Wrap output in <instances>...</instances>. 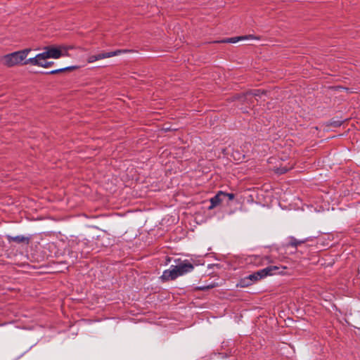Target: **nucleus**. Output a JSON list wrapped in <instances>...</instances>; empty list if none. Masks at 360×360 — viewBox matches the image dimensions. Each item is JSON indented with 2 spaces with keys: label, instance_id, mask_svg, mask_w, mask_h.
Wrapping results in <instances>:
<instances>
[{
  "label": "nucleus",
  "instance_id": "nucleus-1",
  "mask_svg": "<svg viewBox=\"0 0 360 360\" xmlns=\"http://www.w3.org/2000/svg\"><path fill=\"white\" fill-rule=\"evenodd\" d=\"M194 269L193 265L187 260L177 265H172L169 269L164 271L161 278L163 281L174 280L177 277L191 272Z\"/></svg>",
  "mask_w": 360,
  "mask_h": 360
},
{
  "label": "nucleus",
  "instance_id": "nucleus-2",
  "mask_svg": "<svg viewBox=\"0 0 360 360\" xmlns=\"http://www.w3.org/2000/svg\"><path fill=\"white\" fill-rule=\"evenodd\" d=\"M278 269L276 266H269L263 269H261L254 274L249 275L246 278L252 281H257L267 276H272L276 274V271Z\"/></svg>",
  "mask_w": 360,
  "mask_h": 360
},
{
  "label": "nucleus",
  "instance_id": "nucleus-3",
  "mask_svg": "<svg viewBox=\"0 0 360 360\" xmlns=\"http://www.w3.org/2000/svg\"><path fill=\"white\" fill-rule=\"evenodd\" d=\"M44 51L41 53V56L42 57L43 60H46L48 58H54L58 59L61 57V49L60 47L55 46H45L44 48Z\"/></svg>",
  "mask_w": 360,
  "mask_h": 360
},
{
  "label": "nucleus",
  "instance_id": "nucleus-4",
  "mask_svg": "<svg viewBox=\"0 0 360 360\" xmlns=\"http://www.w3.org/2000/svg\"><path fill=\"white\" fill-rule=\"evenodd\" d=\"M22 56L23 53H20L19 51H15L12 53L6 55L4 57L3 60L5 65L8 67H12L23 61V59L22 58Z\"/></svg>",
  "mask_w": 360,
  "mask_h": 360
},
{
  "label": "nucleus",
  "instance_id": "nucleus-5",
  "mask_svg": "<svg viewBox=\"0 0 360 360\" xmlns=\"http://www.w3.org/2000/svg\"><path fill=\"white\" fill-rule=\"evenodd\" d=\"M125 51H126L117 50V51H115L107 52V53H98L97 55L90 56L87 58V62L89 63H94V62H95L96 60H101V59H103V58H110V57H112V56H117L120 53L125 52Z\"/></svg>",
  "mask_w": 360,
  "mask_h": 360
},
{
  "label": "nucleus",
  "instance_id": "nucleus-6",
  "mask_svg": "<svg viewBox=\"0 0 360 360\" xmlns=\"http://www.w3.org/2000/svg\"><path fill=\"white\" fill-rule=\"evenodd\" d=\"M264 94H265L264 91H262L261 89H254L247 92L245 95H243L241 97L240 99L243 102H250L251 103H252L253 101L252 100L253 97H261V96Z\"/></svg>",
  "mask_w": 360,
  "mask_h": 360
},
{
  "label": "nucleus",
  "instance_id": "nucleus-7",
  "mask_svg": "<svg viewBox=\"0 0 360 360\" xmlns=\"http://www.w3.org/2000/svg\"><path fill=\"white\" fill-rule=\"evenodd\" d=\"M225 195V193L222 191H219L216 195L210 199V206L209 207L210 210L213 209L216 206L220 204L221 202V196Z\"/></svg>",
  "mask_w": 360,
  "mask_h": 360
},
{
  "label": "nucleus",
  "instance_id": "nucleus-8",
  "mask_svg": "<svg viewBox=\"0 0 360 360\" xmlns=\"http://www.w3.org/2000/svg\"><path fill=\"white\" fill-rule=\"evenodd\" d=\"M7 239L9 242H15L17 243H28L29 238L23 236H7Z\"/></svg>",
  "mask_w": 360,
  "mask_h": 360
},
{
  "label": "nucleus",
  "instance_id": "nucleus-9",
  "mask_svg": "<svg viewBox=\"0 0 360 360\" xmlns=\"http://www.w3.org/2000/svg\"><path fill=\"white\" fill-rule=\"evenodd\" d=\"M248 39H255V37H254L252 35H245V36H242V37H231V38H227L226 39L222 40L221 42L234 44L240 40Z\"/></svg>",
  "mask_w": 360,
  "mask_h": 360
},
{
  "label": "nucleus",
  "instance_id": "nucleus-10",
  "mask_svg": "<svg viewBox=\"0 0 360 360\" xmlns=\"http://www.w3.org/2000/svg\"><path fill=\"white\" fill-rule=\"evenodd\" d=\"M41 56V53H39L34 58H30L29 59H27L25 60L23 64H25V65L32 64L33 65L38 66L39 64V60H43L42 57Z\"/></svg>",
  "mask_w": 360,
  "mask_h": 360
},
{
  "label": "nucleus",
  "instance_id": "nucleus-11",
  "mask_svg": "<svg viewBox=\"0 0 360 360\" xmlns=\"http://www.w3.org/2000/svg\"><path fill=\"white\" fill-rule=\"evenodd\" d=\"M307 240V239L299 240L295 238L294 237H290V241H289V245L294 247V248H297L299 245H301V244L305 243Z\"/></svg>",
  "mask_w": 360,
  "mask_h": 360
},
{
  "label": "nucleus",
  "instance_id": "nucleus-12",
  "mask_svg": "<svg viewBox=\"0 0 360 360\" xmlns=\"http://www.w3.org/2000/svg\"><path fill=\"white\" fill-rule=\"evenodd\" d=\"M53 64V62H47L46 60H39V64L38 66L43 68H48Z\"/></svg>",
  "mask_w": 360,
  "mask_h": 360
},
{
  "label": "nucleus",
  "instance_id": "nucleus-13",
  "mask_svg": "<svg viewBox=\"0 0 360 360\" xmlns=\"http://www.w3.org/2000/svg\"><path fill=\"white\" fill-rule=\"evenodd\" d=\"M77 68V66H68V67H65V68H59V69H56V70L58 71V73H59V72H65L66 70H75Z\"/></svg>",
  "mask_w": 360,
  "mask_h": 360
},
{
  "label": "nucleus",
  "instance_id": "nucleus-14",
  "mask_svg": "<svg viewBox=\"0 0 360 360\" xmlns=\"http://www.w3.org/2000/svg\"><path fill=\"white\" fill-rule=\"evenodd\" d=\"M30 51H31L30 49H25L24 50L19 51L20 53H23V56H22V58L23 59V60H25L26 57L27 56V54Z\"/></svg>",
  "mask_w": 360,
  "mask_h": 360
},
{
  "label": "nucleus",
  "instance_id": "nucleus-15",
  "mask_svg": "<svg viewBox=\"0 0 360 360\" xmlns=\"http://www.w3.org/2000/svg\"><path fill=\"white\" fill-rule=\"evenodd\" d=\"M60 49H61V57L63 56H68V49L65 46H60Z\"/></svg>",
  "mask_w": 360,
  "mask_h": 360
},
{
  "label": "nucleus",
  "instance_id": "nucleus-16",
  "mask_svg": "<svg viewBox=\"0 0 360 360\" xmlns=\"http://www.w3.org/2000/svg\"><path fill=\"white\" fill-rule=\"evenodd\" d=\"M288 171V169L285 167H281L278 169V173L279 174H284Z\"/></svg>",
  "mask_w": 360,
  "mask_h": 360
},
{
  "label": "nucleus",
  "instance_id": "nucleus-17",
  "mask_svg": "<svg viewBox=\"0 0 360 360\" xmlns=\"http://www.w3.org/2000/svg\"><path fill=\"white\" fill-rule=\"evenodd\" d=\"M224 196H227L230 200L234 199V198H235V195L233 193H225Z\"/></svg>",
  "mask_w": 360,
  "mask_h": 360
},
{
  "label": "nucleus",
  "instance_id": "nucleus-18",
  "mask_svg": "<svg viewBox=\"0 0 360 360\" xmlns=\"http://www.w3.org/2000/svg\"><path fill=\"white\" fill-rule=\"evenodd\" d=\"M47 74H51V75H54V74H57L58 73V71L57 70H51L50 72H46Z\"/></svg>",
  "mask_w": 360,
  "mask_h": 360
},
{
  "label": "nucleus",
  "instance_id": "nucleus-19",
  "mask_svg": "<svg viewBox=\"0 0 360 360\" xmlns=\"http://www.w3.org/2000/svg\"><path fill=\"white\" fill-rule=\"evenodd\" d=\"M341 123H342V122H340V121L334 122L333 125H334L335 127H338V126H340V125H341Z\"/></svg>",
  "mask_w": 360,
  "mask_h": 360
}]
</instances>
